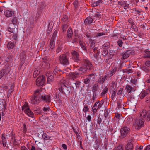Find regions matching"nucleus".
Masks as SVG:
<instances>
[{
  "label": "nucleus",
  "instance_id": "24",
  "mask_svg": "<svg viewBox=\"0 0 150 150\" xmlns=\"http://www.w3.org/2000/svg\"><path fill=\"white\" fill-rule=\"evenodd\" d=\"M148 95V93L146 91H142L139 95V98L142 99Z\"/></svg>",
  "mask_w": 150,
  "mask_h": 150
},
{
  "label": "nucleus",
  "instance_id": "9",
  "mask_svg": "<svg viewBox=\"0 0 150 150\" xmlns=\"http://www.w3.org/2000/svg\"><path fill=\"white\" fill-rule=\"evenodd\" d=\"M62 87L59 88V91L62 92L63 93H64L65 94H68L70 93L71 91V87H67L65 85H64L62 87Z\"/></svg>",
  "mask_w": 150,
  "mask_h": 150
},
{
  "label": "nucleus",
  "instance_id": "41",
  "mask_svg": "<svg viewBox=\"0 0 150 150\" xmlns=\"http://www.w3.org/2000/svg\"><path fill=\"white\" fill-rule=\"evenodd\" d=\"M108 90V88L106 87H105L102 91L101 93V95L102 96L104 95L107 92Z\"/></svg>",
  "mask_w": 150,
  "mask_h": 150
},
{
  "label": "nucleus",
  "instance_id": "52",
  "mask_svg": "<svg viewBox=\"0 0 150 150\" xmlns=\"http://www.w3.org/2000/svg\"><path fill=\"white\" fill-rule=\"evenodd\" d=\"M11 21L12 23V24H16L17 22V20L16 17H14V18L12 19Z\"/></svg>",
  "mask_w": 150,
  "mask_h": 150
},
{
  "label": "nucleus",
  "instance_id": "45",
  "mask_svg": "<svg viewBox=\"0 0 150 150\" xmlns=\"http://www.w3.org/2000/svg\"><path fill=\"white\" fill-rule=\"evenodd\" d=\"M103 48L104 49L108 48L109 47V44L108 43L106 42L102 45Z\"/></svg>",
  "mask_w": 150,
  "mask_h": 150
},
{
  "label": "nucleus",
  "instance_id": "59",
  "mask_svg": "<svg viewBox=\"0 0 150 150\" xmlns=\"http://www.w3.org/2000/svg\"><path fill=\"white\" fill-rule=\"evenodd\" d=\"M141 69L146 72L148 71V69L145 67L143 66L142 67Z\"/></svg>",
  "mask_w": 150,
  "mask_h": 150
},
{
  "label": "nucleus",
  "instance_id": "47",
  "mask_svg": "<svg viewBox=\"0 0 150 150\" xmlns=\"http://www.w3.org/2000/svg\"><path fill=\"white\" fill-rule=\"evenodd\" d=\"M62 27V31L63 32H65L67 29L68 27V25L67 24H64L63 25Z\"/></svg>",
  "mask_w": 150,
  "mask_h": 150
},
{
  "label": "nucleus",
  "instance_id": "61",
  "mask_svg": "<svg viewBox=\"0 0 150 150\" xmlns=\"http://www.w3.org/2000/svg\"><path fill=\"white\" fill-rule=\"evenodd\" d=\"M107 77L108 79L109 77H111L113 75L112 74H111V72L110 71H109L108 74L105 75Z\"/></svg>",
  "mask_w": 150,
  "mask_h": 150
},
{
  "label": "nucleus",
  "instance_id": "5",
  "mask_svg": "<svg viewBox=\"0 0 150 150\" xmlns=\"http://www.w3.org/2000/svg\"><path fill=\"white\" fill-rule=\"evenodd\" d=\"M42 94L40 96V100L46 103H50L51 102V98L50 95L45 94L42 92Z\"/></svg>",
  "mask_w": 150,
  "mask_h": 150
},
{
  "label": "nucleus",
  "instance_id": "6",
  "mask_svg": "<svg viewBox=\"0 0 150 150\" xmlns=\"http://www.w3.org/2000/svg\"><path fill=\"white\" fill-rule=\"evenodd\" d=\"M59 60L61 63L64 65H67L69 64V61L65 54L60 55L59 57Z\"/></svg>",
  "mask_w": 150,
  "mask_h": 150
},
{
  "label": "nucleus",
  "instance_id": "58",
  "mask_svg": "<svg viewBox=\"0 0 150 150\" xmlns=\"http://www.w3.org/2000/svg\"><path fill=\"white\" fill-rule=\"evenodd\" d=\"M68 17L67 16H64L62 18V20L63 22H66L68 20Z\"/></svg>",
  "mask_w": 150,
  "mask_h": 150
},
{
  "label": "nucleus",
  "instance_id": "32",
  "mask_svg": "<svg viewBox=\"0 0 150 150\" xmlns=\"http://www.w3.org/2000/svg\"><path fill=\"white\" fill-rule=\"evenodd\" d=\"M102 1L101 0H99L96 2H94L92 4V6H98L99 4L102 3Z\"/></svg>",
  "mask_w": 150,
  "mask_h": 150
},
{
  "label": "nucleus",
  "instance_id": "33",
  "mask_svg": "<svg viewBox=\"0 0 150 150\" xmlns=\"http://www.w3.org/2000/svg\"><path fill=\"white\" fill-rule=\"evenodd\" d=\"M71 85L72 86V87L74 88V87H73V86H75L76 89L77 88H79L80 85L81 83L79 81H76L75 83H73L72 84H71Z\"/></svg>",
  "mask_w": 150,
  "mask_h": 150
},
{
  "label": "nucleus",
  "instance_id": "37",
  "mask_svg": "<svg viewBox=\"0 0 150 150\" xmlns=\"http://www.w3.org/2000/svg\"><path fill=\"white\" fill-rule=\"evenodd\" d=\"M123 147L121 144H120L117 147H115L113 149V150H123Z\"/></svg>",
  "mask_w": 150,
  "mask_h": 150
},
{
  "label": "nucleus",
  "instance_id": "8",
  "mask_svg": "<svg viewBox=\"0 0 150 150\" xmlns=\"http://www.w3.org/2000/svg\"><path fill=\"white\" fill-rule=\"evenodd\" d=\"M84 65L83 66L86 68L88 70L90 69L92 67V64L88 59L84 58L82 61Z\"/></svg>",
  "mask_w": 150,
  "mask_h": 150
},
{
  "label": "nucleus",
  "instance_id": "27",
  "mask_svg": "<svg viewBox=\"0 0 150 150\" xmlns=\"http://www.w3.org/2000/svg\"><path fill=\"white\" fill-rule=\"evenodd\" d=\"M96 76L94 74H92L88 76V79H90V81H92L93 82H94L95 81Z\"/></svg>",
  "mask_w": 150,
  "mask_h": 150
},
{
  "label": "nucleus",
  "instance_id": "62",
  "mask_svg": "<svg viewBox=\"0 0 150 150\" xmlns=\"http://www.w3.org/2000/svg\"><path fill=\"white\" fill-rule=\"evenodd\" d=\"M123 89L122 88H120L119 90L118 91L117 94L118 95L122 94Z\"/></svg>",
  "mask_w": 150,
  "mask_h": 150
},
{
  "label": "nucleus",
  "instance_id": "10",
  "mask_svg": "<svg viewBox=\"0 0 150 150\" xmlns=\"http://www.w3.org/2000/svg\"><path fill=\"white\" fill-rule=\"evenodd\" d=\"M11 69L10 67L0 71V79L4 76L7 75L10 71Z\"/></svg>",
  "mask_w": 150,
  "mask_h": 150
},
{
  "label": "nucleus",
  "instance_id": "2",
  "mask_svg": "<svg viewBox=\"0 0 150 150\" xmlns=\"http://www.w3.org/2000/svg\"><path fill=\"white\" fill-rule=\"evenodd\" d=\"M144 125V120L142 118L136 119L133 122V126L136 129H139Z\"/></svg>",
  "mask_w": 150,
  "mask_h": 150
},
{
  "label": "nucleus",
  "instance_id": "1",
  "mask_svg": "<svg viewBox=\"0 0 150 150\" xmlns=\"http://www.w3.org/2000/svg\"><path fill=\"white\" fill-rule=\"evenodd\" d=\"M42 94V89H38L35 91L34 93V96L31 100V103L33 104H38L40 102V96Z\"/></svg>",
  "mask_w": 150,
  "mask_h": 150
},
{
  "label": "nucleus",
  "instance_id": "3",
  "mask_svg": "<svg viewBox=\"0 0 150 150\" xmlns=\"http://www.w3.org/2000/svg\"><path fill=\"white\" fill-rule=\"evenodd\" d=\"M140 116L142 118H144L146 121L150 120V111H146L144 110H142L140 112Z\"/></svg>",
  "mask_w": 150,
  "mask_h": 150
},
{
  "label": "nucleus",
  "instance_id": "19",
  "mask_svg": "<svg viewBox=\"0 0 150 150\" xmlns=\"http://www.w3.org/2000/svg\"><path fill=\"white\" fill-rule=\"evenodd\" d=\"M78 75H79L78 73H77L76 72H71L69 74V78L72 79L73 80H74Z\"/></svg>",
  "mask_w": 150,
  "mask_h": 150
},
{
  "label": "nucleus",
  "instance_id": "15",
  "mask_svg": "<svg viewBox=\"0 0 150 150\" xmlns=\"http://www.w3.org/2000/svg\"><path fill=\"white\" fill-rule=\"evenodd\" d=\"M88 69L82 66L79 68L78 69V72L79 75V74H83L87 71Z\"/></svg>",
  "mask_w": 150,
  "mask_h": 150
},
{
  "label": "nucleus",
  "instance_id": "43",
  "mask_svg": "<svg viewBox=\"0 0 150 150\" xmlns=\"http://www.w3.org/2000/svg\"><path fill=\"white\" fill-rule=\"evenodd\" d=\"M89 108L88 106L86 105H85L83 109V112L86 113L89 111Z\"/></svg>",
  "mask_w": 150,
  "mask_h": 150
},
{
  "label": "nucleus",
  "instance_id": "34",
  "mask_svg": "<svg viewBox=\"0 0 150 150\" xmlns=\"http://www.w3.org/2000/svg\"><path fill=\"white\" fill-rule=\"evenodd\" d=\"M14 46V44L13 42H9L7 45L8 48L9 49H13Z\"/></svg>",
  "mask_w": 150,
  "mask_h": 150
},
{
  "label": "nucleus",
  "instance_id": "48",
  "mask_svg": "<svg viewBox=\"0 0 150 150\" xmlns=\"http://www.w3.org/2000/svg\"><path fill=\"white\" fill-rule=\"evenodd\" d=\"M50 111L49 107H44L43 108V111L44 112H47Z\"/></svg>",
  "mask_w": 150,
  "mask_h": 150
},
{
  "label": "nucleus",
  "instance_id": "20",
  "mask_svg": "<svg viewBox=\"0 0 150 150\" xmlns=\"http://www.w3.org/2000/svg\"><path fill=\"white\" fill-rule=\"evenodd\" d=\"M125 150H132L133 149V145L131 142H128L125 146Z\"/></svg>",
  "mask_w": 150,
  "mask_h": 150
},
{
  "label": "nucleus",
  "instance_id": "54",
  "mask_svg": "<svg viewBox=\"0 0 150 150\" xmlns=\"http://www.w3.org/2000/svg\"><path fill=\"white\" fill-rule=\"evenodd\" d=\"M108 54V51L106 49H104V50H103L102 52V54L103 56H106Z\"/></svg>",
  "mask_w": 150,
  "mask_h": 150
},
{
  "label": "nucleus",
  "instance_id": "49",
  "mask_svg": "<svg viewBox=\"0 0 150 150\" xmlns=\"http://www.w3.org/2000/svg\"><path fill=\"white\" fill-rule=\"evenodd\" d=\"M117 92L116 91H113L112 94L111 95V98L112 99V100H113L114 98L115 97L116 94Z\"/></svg>",
  "mask_w": 150,
  "mask_h": 150
},
{
  "label": "nucleus",
  "instance_id": "42",
  "mask_svg": "<svg viewBox=\"0 0 150 150\" xmlns=\"http://www.w3.org/2000/svg\"><path fill=\"white\" fill-rule=\"evenodd\" d=\"M98 85L96 84H94L93 86L92 87V90L93 91V92H96L97 91L98 89Z\"/></svg>",
  "mask_w": 150,
  "mask_h": 150
},
{
  "label": "nucleus",
  "instance_id": "57",
  "mask_svg": "<svg viewBox=\"0 0 150 150\" xmlns=\"http://www.w3.org/2000/svg\"><path fill=\"white\" fill-rule=\"evenodd\" d=\"M117 69V68L116 67L114 68L113 69V70L110 71L111 74L113 75L115 74V73L116 72Z\"/></svg>",
  "mask_w": 150,
  "mask_h": 150
},
{
  "label": "nucleus",
  "instance_id": "14",
  "mask_svg": "<svg viewBox=\"0 0 150 150\" xmlns=\"http://www.w3.org/2000/svg\"><path fill=\"white\" fill-rule=\"evenodd\" d=\"M71 54L73 59L75 61L77 62L80 60V58L79 56L78 53L75 51H73L71 52Z\"/></svg>",
  "mask_w": 150,
  "mask_h": 150
},
{
  "label": "nucleus",
  "instance_id": "28",
  "mask_svg": "<svg viewBox=\"0 0 150 150\" xmlns=\"http://www.w3.org/2000/svg\"><path fill=\"white\" fill-rule=\"evenodd\" d=\"M123 73H126L127 74L132 73H133V71L132 69L129 68H126L124 69L123 70Z\"/></svg>",
  "mask_w": 150,
  "mask_h": 150
},
{
  "label": "nucleus",
  "instance_id": "63",
  "mask_svg": "<svg viewBox=\"0 0 150 150\" xmlns=\"http://www.w3.org/2000/svg\"><path fill=\"white\" fill-rule=\"evenodd\" d=\"M121 117V115L120 114H116L115 116V119L117 118V119L119 120L120 118Z\"/></svg>",
  "mask_w": 150,
  "mask_h": 150
},
{
  "label": "nucleus",
  "instance_id": "35",
  "mask_svg": "<svg viewBox=\"0 0 150 150\" xmlns=\"http://www.w3.org/2000/svg\"><path fill=\"white\" fill-rule=\"evenodd\" d=\"M4 14L6 16L8 17H11L12 15L11 12L8 10H6L4 12Z\"/></svg>",
  "mask_w": 150,
  "mask_h": 150
},
{
  "label": "nucleus",
  "instance_id": "16",
  "mask_svg": "<svg viewBox=\"0 0 150 150\" xmlns=\"http://www.w3.org/2000/svg\"><path fill=\"white\" fill-rule=\"evenodd\" d=\"M130 53V51L129 50L126 51L122 53L121 54V55L122 56L121 60H123L128 57L129 56Z\"/></svg>",
  "mask_w": 150,
  "mask_h": 150
},
{
  "label": "nucleus",
  "instance_id": "64",
  "mask_svg": "<svg viewBox=\"0 0 150 150\" xmlns=\"http://www.w3.org/2000/svg\"><path fill=\"white\" fill-rule=\"evenodd\" d=\"M128 21L131 25H132L134 23V22H133V20L132 18L129 19L128 20Z\"/></svg>",
  "mask_w": 150,
  "mask_h": 150
},
{
  "label": "nucleus",
  "instance_id": "60",
  "mask_svg": "<svg viewBox=\"0 0 150 150\" xmlns=\"http://www.w3.org/2000/svg\"><path fill=\"white\" fill-rule=\"evenodd\" d=\"M118 45L120 47H122V44L123 42L121 40H119L117 42Z\"/></svg>",
  "mask_w": 150,
  "mask_h": 150
},
{
  "label": "nucleus",
  "instance_id": "40",
  "mask_svg": "<svg viewBox=\"0 0 150 150\" xmlns=\"http://www.w3.org/2000/svg\"><path fill=\"white\" fill-rule=\"evenodd\" d=\"M131 83L135 85H136L137 83V79H132L130 81Z\"/></svg>",
  "mask_w": 150,
  "mask_h": 150
},
{
  "label": "nucleus",
  "instance_id": "17",
  "mask_svg": "<svg viewBox=\"0 0 150 150\" xmlns=\"http://www.w3.org/2000/svg\"><path fill=\"white\" fill-rule=\"evenodd\" d=\"M125 90L128 94H129L134 91L136 90V88L135 87H132L130 85L127 84L126 86Z\"/></svg>",
  "mask_w": 150,
  "mask_h": 150
},
{
  "label": "nucleus",
  "instance_id": "12",
  "mask_svg": "<svg viewBox=\"0 0 150 150\" xmlns=\"http://www.w3.org/2000/svg\"><path fill=\"white\" fill-rule=\"evenodd\" d=\"M102 104L99 101H98V102L95 103L92 108V111L94 114L97 112L98 109L101 108Z\"/></svg>",
  "mask_w": 150,
  "mask_h": 150
},
{
  "label": "nucleus",
  "instance_id": "56",
  "mask_svg": "<svg viewBox=\"0 0 150 150\" xmlns=\"http://www.w3.org/2000/svg\"><path fill=\"white\" fill-rule=\"evenodd\" d=\"M105 35V33L103 32L97 33L96 34V37L98 38V37H100Z\"/></svg>",
  "mask_w": 150,
  "mask_h": 150
},
{
  "label": "nucleus",
  "instance_id": "39",
  "mask_svg": "<svg viewBox=\"0 0 150 150\" xmlns=\"http://www.w3.org/2000/svg\"><path fill=\"white\" fill-rule=\"evenodd\" d=\"M28 103L27 102H25L23 105L22 107V110H23L24 109L29 108H28Z\"/></svg>",
  "mask_w": 150,
  "mask_h": 150
},
{
  "label": "nucleus",
  "instance_id": "55",
  "mask_svg": "<svg viewBox=\"0 0 150 150\" xmlns=\"http://www.w3.org/2000/svg\"><path fill=\"white\" fill-rule=\"evenodd\" d=\"M90 82V79L88 78H87L84 79V83L86 84H88Z\"/></svg>",
  "mask_w": 150,
  "mask_h": 150
},
{
  "label": "nucleus",
  "instance_id": "11",
  "mask_svg": "<svg viewBox=\"0 0 150 150\" xmlns=\"http://www.w3.org/2000/svg\"><path fill=\"white\" fill-rule=\"evenodd\" d=\"M18 26L16 25L10 24L8 28V31L12 33H16L17 32Z\"/></svg>",
  "mask_w": 150,
  "mask_h": 150
},
{
  "label": "nucleus",
  "instance_id": "46",
  "mask_svg": "<svg viewBox=\"0 0 150 150\" xmlns=\"http://www.w3.org/2000/svg\"><path fill=\"white\" fill-rule=\"evenodd\" d=\"M39 72L37 69L35 70L33 73V76L34 78H36L38 75Z\"/></svg>",
  "mask_w": 150,
  "mask_h": 150
},
{
  "label": "nucleus",
  "instance_id": "4",
  "mask_svg": "<svg viewBox=\"0 0 150 150\" xmlns=\"http://www.w3.org/2000/svg\"><path fill=\"white\" fill-rule=\"evenodd\" d=\"M130 130L129 128L124 127L121 128L120 130L121 135L119 136L120 138H123L129 134Z\"/></svg>",
  "mask_w": 150,
  "mask_h": 150
},
{
  "label": "nucleus",
  "instance_id": "26",
  "mask_svg": "<svg viewBox=\"0 0 150 150\" xmlns=\"http://www.w3.org/2000/svg\"><path fill=\"white\" fill-rule=\"evenodd\" d=\"M67 36L69 38H70L72 35L73 32L71 28H69L67 32Z\"/></svg>",
  "mask_w": 150,
  "mask_h": 150
},
{
  "label": "nucleus",
  "instance_id": "23",
  "mask_svg": "<svg viewBox=\"0 0 150 150\" xmlns=\"http://www.w3.org/2000/svg\"><path fill=\"white\" fill-rule=\"evenodd\" d=\"M108 79V78L105 75L104 77H100V78L98 80V82L100 84H103L105 82V81Z\"/></svg>",
  "mask_w": 150,
  "mask_h": 150
},
{
  "label": "nucleus",
  "instance_id": "13",
  "mask_svg": "<svg viewBox=\"0 0 150 150\" xmlns=\"http://www.w3.org/2000/svg\"><path fill=\"white\" fill-rule=\"evenodd\" d=\"M53 74L52 71L47 72L46 74V76L47 78V83L52 82L54 80Z\"/></svg>",
  "mask_w": 150,
  "mask_h": 150
},
{
  "label": "nucleus",
  "instance_id": "44",
  "mask_svg": "<svg viewBox=\"0 0 150 150\" xmlns=\"http://www.w3.org/2000/svg\"><path fill=\"white\" fill-rule=\"evenodd\" d=\"M127 1H125L124 2V4H122L123 5H125V6H124V8L125 10L127 9L129 7V4H127Z\"/></svg>",
  "mask_w": 150,
  "mask_h": 150
},
{
  "label": "nucleus",
  "instance_id": "38",
  "mask_svg": "<svg viewBox=\"0 0 150 150\" xmlns=\"http://www.w3.org/2000/svg\"><path fill=\"white\" fill-rule=\"evenodd\" d=\"M103 117L102 115L100 114L97 119V122L98 124H100L101 123L102 120L103 119Z\"/></svg>",
  "mask_w": 150,
  "mask_h": 150
},
{
  "label": "nucleus",
  "instance_id": "18",
  "mask_svg": "<svg viewBox=\"0 0 150 150\" xmlns=\"http://www.w3.org/2000/svg\"><path fill=\"white\" fill-rule=\"evenodd\" d=\"M24 112L29 117L32 118H33L34 117V114L29 108H27L24 111Z\"/></svg>",
  "mask_w": 150,
  "mask_h": 150
},
{
  "label": "nucleus",
  "instance_id": "50",
  "mask_svg": "<svg viewBox=\"0 0 150 150\" xmlns=\"http://www.w3.org/2000/svg\"><path fill=\"white\" fill-rule=\"evenodd\" d=\"M122 103V101L121 100H120L118 101L117 102V107L118 109H119V108H120L121 106V104Z\"/></svg>",
  "mask_w": 150,
  "mask_h": 150
},
{
  "label": "nucleus",
  "instance_id": "25",
  "mask_svg": "<svg viewBox=\"0 0 150 150\" xmlns=\"http://www.w3.org/2000/svg\"><path fill=\"white\" fill-rule=\"evenodd\" d=\"M133 118L131 117H129L127 118L125 120V122L127 125H130L132 123Z\"/></svg>",
  "mask_w": 150,
  "mask_h": 150
},
{
  "label": "nucleus",
  "instance_id": "21",
  "mask_svg": "<svg viewBox=\"0 0 150 150\" xmlns=\"http://www.w3.org/2000/svg\"><path fill=\"white\" fill-rule=\"evenodd\" d=\"M93 19L90 17H87L85 20L84 23L86 25L90 24L93 21Z\"/></svg>",
  "mask_w": 150,
  "mask_h": 150
},
{
  "label": "nucleus",
  "instance_id": "7",
  "mask_svg": "<svg viewBox=\"0 0 150 150\" xmlns=\"http://www.w3.org/2000/svg\"><path fill=\"white\" fill-rule=\"evenodd\" d=\"M45 79L43 76H40L36 80V84L38 86H42L45 83Z\"/></svg>",
  "mask_w": 150,
  "mask_h": 150
},
{
  "label": "nucleus",
  "instance_id": "30",
  "mask_svg": "<svg viewBox=\"0 0 150 150\" xmlns=\"http://www.w3.org/2000/svg\"><path fill=\"white\" fill-rule=\"evenodd\" d=\"M55 43L53 38H51L50 41V47L51 49H53L54 47Z\"/></svg>",
  "mask_w": 150,
  "mask_h": 150
},
{
  "label": "nucleus",
  "instance_id": "36",
  "mask_svg": "<svg viewBox=\"0 0 150 150\" xmlns=\"http://www.w3.org/2000/svg\"><path fill=\"white\" fill-rule=\"evenodd\" d=\"M79 44L80 45L81 47V48L84 50H86V48L85 47V44L84 43L81 42L80 41L79 42Z\"/></svg>",
  "mask_w": 150,
  "mask_h": 150
},
{
  "label": "nucleus",
  "instance_id": "51",
  "mask_svg": "<svg viewBox=\"0 0 150 150\" xmlns=\"http://www.w3.org/2000/svg\"><path fill=\"white\" fill-rule=\"evenodd\" d=\"M73 4L74 6V7L75 8H77L79 6V4H78V2L77 1H75L73 3Z\"/></svg>",
  "mask_w": 150,
  "mask_h": 150
},
{
  "label": "nucleus",
  "instance_id": "22",
  "mask_svg": "<svg viewBox=\"0 0 150 150\" xmlns=\"http://www.w3.org/2000/svg\"><path fill=\"white\" fill-rule=\"evenodd\" d=\"M128 100L131 102L133 101L134 100H135V97L134 94L133 93H130L128 94Z\"/></svg>",
  "mask_w": 150,
  "mask_h": 150
},
{
  "label": "nucleus",
  "instance_id": "31",
  "mask_svg": "<svg viewBox=\"0 0 150 150\" xmlns=\"http://www.w3.org/2000/svg\"><path fill=\"white\" fill-rule=\"evenodd\" d=\"M145 54L144 55L143 57L145 58H150V51L147 50H144Z\"/></svg>",
  "mask_w": 150,
  "mask_h": 150
},
{
  "label": "nucleus",
  "instance_id": "53",
  "mask_svg": "<svg viewBox=\"0 0 150 150\" xmlns=\"http://www.w3.org/2000/svg\"><path fill=\"white\" fill-rule=\"evenodd\" d=\"M143 148V146H140L138 145H137L136 146L135 150H142Z\"/></svg>",
  "mask_w": 150,
  "mask_h": 150
},
{
  "label": "nucleus",
  "instance_id": "29",
  "mask_svg": "<svg viewBox=\"0 0 150 150\" xmlns=\"http://www.w3.org/2000/svg\"><path fill=\"white\" fill-rule=\"evenodd\" d=\"M42 138L44 140H49L51 138L50 136H49L46 133H44L42 136Z\"/></svg>",
  "mask_w": 150,
  "mask_h": 150
}]
</instances>
